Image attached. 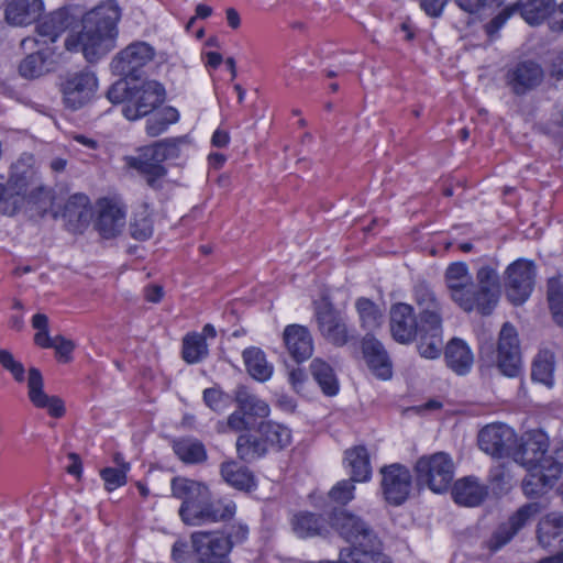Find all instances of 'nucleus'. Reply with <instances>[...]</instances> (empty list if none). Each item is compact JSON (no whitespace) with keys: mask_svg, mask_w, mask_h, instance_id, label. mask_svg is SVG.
I'll list each match as a JSON object with an SVG mask.
<instances>
[{"mask_svg":"<svg viewBox=\"0 0 563 563\" xmlns=\"http://www.w3.org/2000/svg\"><path fill=\"white\" fill-rule=\"evenodd\" d=\"M442 406H443V404L441 400L430 399L427 402H424L423 405L412 407L411 410H413L417 413H422L424 411L440 410L442 408Z\"/></svg>","mask_w":563,"mask_h":563,"instance_id":"nucleus-63","label":"nucleus"},{"mask_svg":"<svg viewBox=\"0 0 563 563\" xmlns=\"http://www.w3.org/2000/svg\"><path fill=\"white\" fill-rule=\"evenodd\" d=\"M155 56V49L146 42H133L120 51L111 60L110 67L114 75L139 78V70Z\"/></svg>","mask_w":563,"mask_h":563,"instance_id":"nucleus-13","label":"nucleus"},{"mask_svg":"<svg viewBox=\"0 0 563 563\" xmlns=\"http://www.w3.org/2000/svg\"><path fill=\"white\" fill-rule=\"evenodd\" d=\"M554 322L563 328V300L550 308Z\"/></svg>","mask_w":563,"mask_h":563,"instance_id":"nucleus-64","label":"nucleus"},{"mask_svg":"<svg viewBox=\"0 0 563 563\" xmlns=\"http://www.w3.org/2000/svg\"><path fill=\"white\" fill-rule=\"evenodd\" d=\"M354 485L351 479L340 481L332 487L329 493V497L332 501L346 505L354 498Z\"/></svg>","mask_w":563,"mask_h":563,"instance_id":"nucleus-49","label":"nucleus"},{"mask_svg":"<svg viewBox=\"0 0 563 563\" xmlns=\"http://www.w3.org/2000/svg\"><path fill=\"white\" fill-rule=\"evenodd\" d=\"M187 543L184 541H176L172 549V558L177 563H184L186 560Z\"/></svg>","mask_w":563,"mask_h":563,"instance_id":"nucleus-61","label":"nucleus"},{"mask_svg":"<svg viewBox=\"0 0 563 563\" xmlns=\"http://www.w3.org/2000/svg\"><path fill=\"white\" fill-rule=\"evenodd\" d=\"M47 58L48 55L43 49L29 54L19 66L21 76L25 78H36L44 75L49 70Z\"/></svg>","mask_w":563,"mask_h":563,"instance_id":"nucleus-45","label":"nucleus"},{"mask_svg":"<svg viewBox=\"0 0 563 563\" xmlns=\"http://www.w3.org/2000/svg\"><path fill=\"white\" fill-rule=\"evenodd\" d=\"M536 534L541 548L563 551V514L550 512L542 517Z\"/></svg>","mask_w":563,"mask_h":563,"instance_id":"nucleus-25","label":"nucleus"},{"mask_svg":"<svg viewBox=\"0 0 563 563\" xmlns=\"http://www.w3.org/2000/svg\"><path fill=\"white\" fill-rule=\"evenodd\" d=\"M130 233L132 238L140 241L148 240L152 236L153 221L146 208H143L134 214L130 223Z\"/></svg>","mask_w":563,"mask_h":563,"instance_id":"nucleus-48","label":"nucleus"},{"mask_svg":"<svg viewBox=\"0 0 563 563\" xmlns=\"http://www.w3.org/2000/svg\"><path fill=\"white\" fill-rule=\"evenodd\" d=\"M236 452L242 461L252 462L262 457L267 452V446L263 442L262 437L257 438L245 433L241 434L236 440Z\"/></svg>","mask_w":563,"mask_h":563,"instance_id":"nucleus-41","label":"nucleus"},{"mask_svg":"<svg viewBox=\"0 0 563 563\" xmlns=\"http://www.w3.org/2000/svg\"><path fill=\"white\" fill-rule=\"evenodd\" d=\"M222 478L232 487L240 490H251L255 487L253 473L235 461L223 462L220 466Z\"/></svg>","mask_w":563,"mask_h":563,"instance_id":"nucleus-33","label":"nucleus"},{"mask_svg":"<svg viewBox=\"0 0 563 563\" xmlns=\"http://www.w3.org/2000/svg\"><path fill=\"white\" fill-rule=\"evenodd\" d=\"M249 417L238 408L236 411L232 412L228 417V427L233 431H242L250 429L252 422L249 421Z\"/></svg>","mask_w":563,"mask_h":563,"instance_id":"nucleus-57","label":"nucleus"},{"mask_svg":"<svg viewBox=\"0 0 563 563\" xmlns=\"http://www.w3.org/2000/svg\"><path fill=\"white\" fill-rule=\"evenodd\" d=\"M555 355L550 350H541L534 357L531 368L533 382L543 384L548 388L554 385Z\"/></svg>","mask_w":563,"mask_h":563,"instance_id":"nucleus-35","label":"nucleus"},{"mask_svg":"<svg viewBox=\"0 0 563 563\" xmlns=\"http://www.w3.org/2000/svg\"><path fill=\"white\" fill-rule=\"evenodd\" d=\"M481 361L487 367H497L503 375L508 377H516L521 373L519 339L512 324L504 323L496 346L485 344L481 347Z\"/></svg>","mask_w":563,"mask_h":563,"instance_id":"nucleus-9","label":"nucleus"},{"mask_svg":"<svg viewBox=\"0 0 563 563\" xmlns=\"http://www.w3.org/2000/svg\"><path fill=\"white\" fill-rule=\"evenodd\" d=\"M345 462L351 471L352 482H366L371 478L372 468L367 450L356 446L345 452Z\"/></svg>","mask_w":563,"mask_h":563,"instance_id":"nucleus-36","label":"nucleus"},{"mask_svg":"<svg viewBox=\"0 0 563 563\" xmlns=\"http://www.w3.org/2000/svg\"><path fill=\"white\" fill-rule=\"evenodd\" d=\"M390 333L395 341L409 344L418 338L421 341V322L411 305L398 302L390 308Z\"/></svg>","mask_w":563,"mask_h":563,"instance_id":"nucleus-18","label":"nucleus"},{"mask_svg":"<svg viewBox=\"0 0 563 563\" xmlns=\"http://www.w3.org/2000/svg\"><path fill=\"white\" fill-rule=\"evenodd\" d=\"M413 300L421 322L420 356L434 360L443 350L442 305L431 286L420 280L413 286Z\"/></svg>","mask_w":563,"mask_h":563,"instance_id":"nucleus-5","label":"nucleus"},{"mask_svg":"<svg viewBox=\"0 0 563 563\" xmlns=\"http://www.w3.org/2000/svg\"><path fill=\"white\" fill-rule=\"evenodd\" d=\"M179 156L176 140L166 139L152 145L140 148L135 155L126 156V165L144 177L146 184L153 189L162 188V180L167 175L163 163Z\"/></svg>","mask_w":563,"mask_h":563,"instance_id":"nucleus-8","label":"nucleus"},{"mask_svg":"<svg viewBox=\"0 0 563 563\" xmlns=\"http://www.w3.org/2000/svg\"><path fill=\"white\" fill-rule=\"evenodd\" d=\"M527 471L528 474L522 481V490L529 498L544 494L558 479V477L550 476V471L543 467Z\"/></svg>","mask_w":563,"mask_h":563,"instance_id":"nucleus-39","label":"nucleus"},{"mask_svg":"<svg viewBox=\"0 0 563 563\" xmlns=\"http://www.w3.org/2000/svg\"><path fill=\"white\" fill-rule=\"evenodd\" d=\"M548 301L550 308L552 303L563 301V282L560 277H552L548 280Z\"/></svg>","mask_w":563,"mask_h":563,"instance_id":"nucleus-56","label":"nucleus"},{"mask_svg":"<svg viewBox=\"0 0 563 563\" xmlns=\"http://www.w3.org/2000/svg\"><path fill=\"white\" fill-rule=\"evenodd\" d=\"M65 216L68 217L69 221L76 220L80 224L87 223L91 216L88 197L85 195L71 196L65 205Z\"/></svg>","mask_w":563,"mask_h":563,"instance_id":"nucleus-47","label":"nucleus"},{"mask_svg":"<svg viewBox=\"0 0 563 563\" xmlns=\"http://www.w3.org/2000/svg\"><path fill=\"white\" fill-rule=\"evenodd\" d=\"M173 449L178 459L186 464H200L208 457L205 444L194 438L175 441Z\"/></svg>","mask_w":563,"mask_h":563,"instance_id":"nucleus-37","label":"nucleus"},{"mask_svg":"<svg viewBox=\"0 0 563 563\" xmlns=\"http://www.w3.org/2000/svg\"><path fill=\"white\" fill-rule=\"evenodd\" d=\"M178 119L179 113L175 108L165 107L147 120L146 132L150 136H157L165 132L168 125L176 123Z\"/></svg>","mask_w":563,"mask_h":563,"instance_id":"nucleus-46","label":"nucleus"},{"mask_svg":"<svg viewBox=\"0 0 563 563\" xmlns=\"http://www.w3.org/2000/svg\"><path fill=\"white\" fill-rule=\"evenodd\" d=\"M0 364L12 374L16 382L21 383L24 380V366L14 360L11 352L3 350L0 353Z\"/></svg>","mask_w":563,"mask_h":563,"instance_id":"nucleus-53","label":"nucleus"},{"mask_svg":"<svg viewBox=\"0 0 563 563\" xmlns=\"http://www.w3.org/2000/svg\"><path fill=\"white\" fill-rule=\"evenodd\" d=\"M247 534H249L247 526L239 523V525L232 526L231 532L229 533V536H225V537L230 538V540L232 541V545H233L234 543L243 542L247 538Z\"/></svg>","mask_w":563,"mask_h":563,"instance_id":"nucleus-60","label":"nucleus"},{"mask_svg":"<svg viewBox=\"0 0 563 563\" xmlns=\"http://www.w3.org/2000/svg\"><path fill=\"white\" fill-rule=\"evenodd\" d=\"M120 16L113 2L93 8L84 15L81 31L65 40L66 49L81 52L89 63L97 62L115 47Z\"/></svg>","mask_w":563,"mask_h":563,"instance_id":"nucleus-2","label":"nucleus"},{"mask_svg":"<svg viewBox=\"0 0 563 563\" xmlns=\"http://www.w3.org/2000/svg\"><path fill=\"white\" fill-rule=\"evenodd\" d=\"M540 503L533 501L521 506L506 522H503L493 532L487 541V548L495 552L506 545L512 538L542 510Z\"/></svg>","mask_w":563,"mask_h":563,"instance_id":"nucleus-19","label":"nucleus"},{"mask_svg":"<svg viewBox=\"0 0 563 563\" xmlns=\"http://www.w3.org/2000/svg\"><path fill=\"white\" fill-rule=\"evenodd\" d=\"M487 494V487L474 476H465L456 481L452 488L454 501L467 507L478 506L484 501Z\"/></svg>","mask_w":563,"mask_h":563,"instance_id":"nucleus-27","label":"nucleus"},{"mask_svg":"<svg viewBox=\"0 0 563 563\" xmlns=\"http://www.w3.org/2000/svg\"><path fill=\"white\" fill-rule=\"evenodd\" d=\"M283 336L288 353L296 362H303L312 355L313 340L306 327L299 324L287 325Z\"/></svg>","mask_w":563,"mask_h":563,"instance_id":"nucleus-24","label":"nucleus"},{"mask_svg":"<svg viewBox=\"0 0 563 563\" xmlns=\"http://www.w3.org/2000/svg\"><path fill=\"white\" fill-rule=\"evenodd\" d=\"M314 317L325 341L335 346H343L350 341L351 334L345 318L328 299L314 303Z\"/></svg>","mask_w":563,"mask_h":563,"instance_id":"nucleus-12","label":"nucleus"},{"mask_svg":"<svg viewBox=\"0 0 563 563\" xmlns=\"http://www.w3.org/2000/svg\"><path fill=\"white\" fill-rule=\"evenodd\" d=\"M42 11V0H13L5 8V19L12 25H27L36 21Z\"/></svg>","mask_w":563,"mask_h":563,"instance_id":"nucleus-29","label":"nucleus"},{"mask_svg":"<svg viewBox=\"0 0 563 563\" xmlns=\"http://www.w3.org/2000/svg\"><path fill=\"white\" fill-rule=\"evenodd\" d=\"M4 187L12 199L11 213L24 205L41 206L49 199V190L43 184L36 159L31 153H22L10 165Z\"/></svg>","mask_w":563,"mask_h":563,"instance_id":"nucleus-6","label":"nucleus"},{"mask_svg":"<svg viewBox=\"0 0 563 563\" xmlns=\"http://www.w3.org/2000/svg\"><path fill=\"white\" fill-rule=\"evenodd\" d=\"M258 433L267 448L271 446L276 450L284 449L290 444L291 441L290 430L287 427L273 421L262 422L258 427Z\"/></svg>","mask_w":563,"mask_h":563,"instance_id":"nucleus-40","label":"nucleus"},{"mask_svg":"<svg viewBox=\"0 0 563 563\" xmlns=\"http://www.w3.org/2000/svg\"><path fill=\"white\" fill-rule=\"evenodd\" d=\"M361 327L365 330H374L382 323L383 314L378 306L368 298L361 297L355 301Z\"/></svg>","mask_w":563,"mask_h":563,"instance_id":"nucleus-42","label":"nucleus"},{"mask_svg":"<svg viewBox=\"0 0 563 563\" xmlns=\"http://www.w3.org/2000/svg\"><path fill=\"white\" fill-rule=\"evenodd\" d=\"M172 496L183 503L178 510L183 522L188 526H201L231 519L236 510L232 500H211L207 485L186 477H174L170 484Z\"/></svg>","mask_w":563,"mask_h":563,"instance_id":"nucleus-3","label":"nucleus"},{"mask_svg":"<svg viewBox=\"0 0 563 563\" xmlns=\"http://www.w3.org/2000/svg\"><path fill=\"white\" fill-rule=\"evenodd\" d=\"M549 438L543 431L531 430L522 434L518 445H514L511 456L527 470H537L543 467L549 457Z\"/></svg>","mask_w":563,"mask_h":563,"instance_id":"nucleus-15","label":"nucleus"},{"mask_svg":"<svg viewBox=\"0 0 563 563\" xmlns=\"http://www.w3.org/2000/svg\"><path fill=\"white\" fill-rule=\"evenodd\" d=\"M243 361L247 373L258 382H266L273 375V365L266 360L265 353L258 347L243 351Z\"/></svg>","mask_w":563,"mask_h":563,"instance_id":"nucleus-34","label":"nucleus"},{"mask_svg":"<svg viewBox=\"0 0 563 563\" xmlns=\"http://www.w3.org/2000/svg\"><path fill=\"white\" fill-rule=\"evenodd\" d=\"M449 0H419L420 8L431 18H439Z\"/></svg>","mask_w":563,"mask_h":563,"instance_id":"nucleus-58","label":"nucleus"},{"mask_svg":"<svg viewBox=\"0 0 563 563\" xmlns=\"http://www.w3.org/2000/svg\"><path fill=\"white\" fill-rule=\"evenodd\" d=\"M520 2L515 3L511 7L505 8L495 18H493L486 25L485 30L489 36L496 34L507 22V20L519 10Z\"/></svg>","mask_w":563,"mask_h":563,"instance_id":"nucleus-51","label":"nucleus"},{"mask_svg":"<svg viewBox=\"0 0 563 563\" xmlns=\"http://www.w3.org/2000/svg\"><path fill=\"white\" fill-rule=\"evenodd\" d=\"M544 78L542 67L534 60H521L509 67L505 75L506 86L516 96H523L537 88Z\"/></svg>","mask_w":563,"mask_h":563,"instance_id":"nucleus-21","label":"nucleus"},{"mask_svg":"<svg viewBox=\"0 0 563 563\" xmlns=\"http://www.w3.org/2000/svg\"><path fill=\"white\" fill-rule=\"evenodd\" d=\"M310 373L321 390L327 396L339 391V382L332 366L321 358H314L310 364Z\"/></svg>","mask_w":563,"mask_h":563,"instance_id":"nucleus-38","label":"nucleus"},{"mask_svg":"<svg viewBox=\"0 0 563 563\" xmlns=\"http://www.w3.org/2000/svg\"><path fill=\"white\" fill-rule=\"evenodd\" d=\"M69 16L66 10L59 9L43 16L36 25V37L22 40L21 45L30 48L32 44L47 45L54 43L69 26Z\"/></svg>","mask_w":563,"mask_h":563,"instance_id":"nucleus-22","label":"nucleus"},{"mask_svg":"<svg viewBox=\"0 0 563 563\" xmlns=\"http://www.w3.org/2000/svg\"><path fill=\"white\" fill-rule=\"evenodd\" d=\"M444 360L448 367L454 373L465 375L473 366L474 355L465 341L453 338L444 349Z\"/></svg>","mask_w":563,"mask_h":563,"instance_id":"nucleus-28","label":"nucleus"},{"mask_svg":"<svg viewBox=\"0 0 563 563\" xmlns=\"http://www.w3.org/2000/svg\"><path fill=\"white\" fill-rule=\"evenodd\" d=\"M104 481L106 489L111 492L126 483V472L117 467H106L100 473Z\"/></svg>","mask_w":563,"mask_h":563,"instance_id":"nucleus-50","label":"nucleus"},{"mask_svg":"<svg viewBox=\"0 0 563 563\" xmlns=\"http://www.w3.org/2000/svg\"><path fill=\"white\" fill-rule=\"evenodd\" d=\"M330 526L352 544L344 549L354 563H393L384 553L383 542L374 529L360 516L346 510L334 509L330 515Z\"/></svg>","mask_w":563,"mask_h":563,"instance_id":"nucleus-4","label":"nucleus"},{"mask_svg":"<svg viewBox=\"0 0 563 563\" xmlns=\"http://www.w3.org/2000/svg\"><path fill=\"white\" fill-rule=\"evenodd\" d=\"M291 526L296 536L302 539L322 537L329 532L327 520L321 515L309 511L294 515Z\"/></svg>","mask_w":563,"mask_h":563,"instance_id":"nucleus-30","label":"nucleus"},{"mask_svg":"<svg viewBox=\"0 0 563 563\" xmlns=\"http://www.w3.org/2000/svg\"><path fill=\"white\" fill-rule=\"evenodd\" d=\"M165 95L164 86L156 80L119 79L107 91L112 103H123L122 113L130 121L152 113L164 102Z\"/></svg>","mask_w":563,"mask_h":563,"instance_id":"nucleus-7","label":"nucleus"},{"mask_svg":"<svg viewBox=\"0 0 563 563\" xmlns=\"http://www.w3.org/2000/svg\"><path fill=\"white\" fill-rule=\"evenodd\" d=\"M191 547L198 563H230L232 541L219 532L196 531L190 536Z\"/></svg>","mask_w":563,"mask_h":563,"instance_id":"nucleus-16","label":"nucleus"},{"mask_svg":"<svg viewBox=\"0 0 563 563\" xmlns=\"http://www.w3.org/2000/svg\"><path fill=\"white\" fill-rule=\"evenodd\" d=\"M454 1L461 10H463L467 13L478 12L487 3V0H454Z\"/></svg>","mask_w":563,"mask_h":563,"instance_id":"nucleus-59","label":"nucleus"},{"mask_svg":"<svg viewBox=\"0 0 563 563\" xmlns=\"http://www.w3.org/2000/svg\"><path fill=\"white\" fill-rule=\"evenodd\" d=\"M380 474V486L385 500L394 506L404 504L412 487V476L408 467L394 463L382 467Z\"/></svg>","mask_w":563,"mask_h":563,"instance_id":"nucleus-17","label":"nucleus"},{"mask_svg":"<svg viewBox=\"0 0 563 563\" xmlns=\"http://www.w3.org/2000/svg\"><path fill=\"white\" fill-rule=\"evenodd\" d=\"M208 355L205 336L199 333L187 334L183 340V358L189 363H199Z\"/></svg>","mask_w":563,"mask_h":563,"instance_id":"nucleus-44","label":"nucleus"},{"mask_svg":"<svg viewBox=\"0 0 563 563\" xmlns=\"http://www.w3.org/2000/svg\"><path fill=\"white\" fill-rule=\"evenodd\" d=\"M63 103L70 110H79L92 101L98 90L95 71L84 68L67 73L60 80Z\"/></svg>","mask_w":563,"mask_h":563,"instance_id":"nucleus-11","label":"nucleus"},{"mask_svg":"<svg viewBox=\"0 0 563 563\" xmlns=\"http://www.w3.org/2000/svg\"><path fill=\"white\" fill-rule=\"evenodd\" d=\"M444 280L452 301L466 312L476 310L487 316L498 302L499 276L490 266L477 271L475 284L465 263H452L445 269Z\"/></svg>","mask_w":563,"mask_h":563,"instance_id":"nucleus-1","label":"nucleus"},{"mask_svg":"<svg viewBox=\"0 0 563 563\" xmlns=\"http://www.w3.org/2000/svg\"><path fill=\"white\" fill-rule=\"evenodd\" d=\"M124 223L125 213L119 206L110 202L101 206L96 228L103 238L110 239L115 236L121 231Z\"/></svg>","mask_w":563,"mask_h":563,"instance_id":"nucleus-31","label":"nucleus"},{"mask_svg":"<svg viewBox=\"0 0 563 563\" xmlns=\"http://www.w3.org/2000/svg\"><path fill=\"white\" fill-rule=\"evenodd\" d=\"M229 397L220 389L207 388L203 390V401L213 411L220 412L225 409Z\"/></svg>","mask_w":563,"mask_h":563,"instance_id":"nucleus-52","label":"nucleus"},{"mask_svg":"<svg viewBox=\"0 0 563 563\" xmlns=\"http://www.w3.org/2000/svg\"><path fill=\"white\" fill-rule=\"evenodd\" d=\"M516 443V433L504 423L488 424L478 433L479 449L492 456H511Z\"/></svg>","mask_w":563,"mask_h":563,"instance_id":"nucleus-20","label":"nucleus"},{"mask_svg":"<svg viewBox=\"0 0 563 563\" xmlns=\"http://www.w3.org/2000/svg\"><path fill=\"white\" fill-rule=\"evenodd\" d=\"M413 470L417 483L428 486L434 493L448 490L454 477V463L445 452L419 457Z\"/></svg>","mask_w":563,"mask_h":563,"instance_id":"nucleus-10","label":"nucleus"},{"mask_svg":"<svg viewBox=\"0 0 563 563\" xmlns=\"http://www.w3.org/2000/svg\"><path fill=\"white\" fill-rule=\"evenodd\" d=\"M235 401L238 408L250 419L266 418L271 412L268 404L245 386H239L235 390Z\"/></svg>","mask_w":563,"mask_h":563,"instance_id":"nucleus-32","label":"nucleus"},{"mask_svg":"<svg viewBox=\"0 0 563 563\" xmlns=\"http://www.w3.org/2000/svg\"><path fill=\"white\" fill-rule=\"evenodd\" d=\"M543 468L550 471V476L560 477L563 473V441L554 450L553 455H549L543 464Z\"/></svg>","mask_w":563,"mask_h":563,"instance_id":"nucleus-54","label":"nucleus"},{"mask_svg":"<svg viewBox=\"0 0 563 563\" xmlns=\"http://www.w3.org/2000/svg\"><path fill=\"white\" fill-rule=\"evenodd\" d=\"M289 383L296 391H299L302 383L306 379V374L301 368H296L289 372Z\"/></svg>","mask_w":563,"mask_h":563,"instance_id":"nucleus-62","label":"nucleus"},{"mask_svg":"<svg viewBox=\"0 0 563 563\" xmlns=\"http://www.w3.org/2000/svg\"><path fill=\"white\" fill-rule=\"evenodd\" d=\"M364 358L369 369L380 379L391 377V363L383 344L374 336L366 334L362 342Z\"/></svg>","mask_w":563,"mask_h":563,"instance_id":"nucleus-26","label":"nucleus"},{"mask_svg":"<svg viewBox=\"0 0 563 563\" xmlns=\"http://www.w3.org/2000/svg\"><path fill=\"white\" fill-rule=\"evenodd\" d=\"M536 265L532 261L519 258L506 269V294L515 305L523 303L534 286Z\"/></svg>","mask_w":563,"mask_h":563,"instance_id":"nucleus-14","label":"nucleus"},{"mask_svg":"<svg viewBox=\"0 0 563 563\" xmlns=\"http://www.w3.org/2000/svg\"><path fill=\"white\" fill-rule=\"evenodd\" d=\"M554 0H529L520 2L521 16L531 25L540 24L552 11Z\"/></svg>","mask_w":563,"mask_h":563,"instance_id":"nucleus-43","label":"nucleus"},{"mask_svg":"<svg viewBox=\"0 0 563 563\" xmlns=\"http://www.w3.org/2000/svg\"><path fill=\"white\" fill-rule=\"evenodd\" d=\"M51 349H55L57 355L65 362H68L70 360V354L75 349V344L63 335H56Z\"/></svg>","mask_w":563,"mask_h":563,"instance_id":"nucleus-55","label":"nucleus"},{"mask_svg":"<svg viewBox=\"0 0 563 563\" xmlns=\"http://www.w3.org/2000/svg\"><path fill=\"white\" fill-rule=\"evenodd\" d=\"M27 389L29 399L33 406L47 410L48 415L54 418H60L65 415L63 400L44 391L43 376L35 367L29 369Z\"/></svg>","mask_w":563,"mask_h":563,"instance_id":"nucleus-23","label":"nucleus"}]
</instances>
